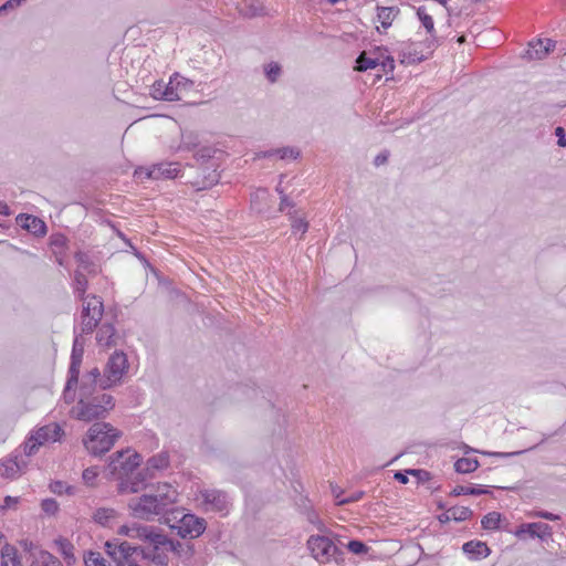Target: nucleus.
I'll use <instances>...</instances> for the list:
<instances>
[{
    "mask_svg": "<svg viewBox=\"0 0 566 566\" xmlns=\"http://www.w3.org/2000/svg\"><path fill=\"white\" fill-rule=\"evenodd\" d=\"M170 521L171 520L169 517L166 518V523L169 527L182 538H197L206 531L207 527L205 518L190 513L182 514V516L174 524H170Z\"/></svg>",
    "mask_w": 566,
    "mask_h": 566,
    "instance_id": "6e6552de",
    "label": "nucleus"
},
{
    "mask_svg": "<svg viewBox=\"0 0 566 566\" xmlns=\"http://www.w3.org/2000/svg\"><path fill=\"white\" fill-rule=\"evenodd\" d=\"M480 463L475 458H461L454 463V470L458 473H471L479 468Z\"/></svg>",
    "mask_w": 566,
    "mask_h": 566,
    "instance_id": "cd10ccee",
    "label": "nucleus"
},
{
    "mask_svg": "<svg viewBox=\"0 0 566 566\" xmlns=\"http://www.w3.org/2000/svg\"><path fill=\"white\" fill-rule=\"evenodd\" d=\"M56 543L60 545L62 553L66 557L72 555L73 545L66 538H60Z\"/></svg>",
    "mask_w": 566,
    "mask_h": 566,
    "instance_id": "8fccbe9b",
    "label": "nucleus"
},
{
    "mask_svg": "<svg viewBox=\"0 0 566 566\" xmlns=\"http://www.w3.org/2000/svg\"><path fill=\"white\" fill-rule=\"evenodd\" d=\"M294 203L287 198V196H281L280 211H285L287 207H293Z\"/></svg>",
    "mask_w": 566,
    "mask_h": 566,
    "instance_id": "680f3d73",
    "label": "nucleus"
},
{
    "mask_svg": "<svg viewBox=\"0 0 566 566\" xmlns=\"http://www.w3.org/2000/svg\"><path fill=\"white\" fill-rule=\"evenodd\" d=\"M41 509L48 515H55L59 511V504L54 499H44L41 502Z\"/></svg>",
    "mask_w": 566,
    "mask_h": 566,
    "instance_id": "ea45409f",
    "label": "nucleus"
},
{
    "mask_svg": "<svg viewBox=\"0 0 566 566\" xmlns=\"http://www.w3.org/2000/svg\"><path fill=\"white\" fill-rule=\"evenodd\" d=\"M114 397L106 392L78 397L77 403L72 408L73 418L91 422L103 419L114 408Z\"/></svg>",
    "mask_w": 566,
    "mask_h": 566,
    "instance_id": "20e7f679",
    "label": "nucleus"
},
{
    "mask_svg": "<svg viewBox=\"0 0 566 566\" xmlns=\"http://www.w3.org/2000/svg\"><path fill=\"white\" fill-rule=\"evenodd\" d=\"M193 86V82L178 73L170 76L166 83L163 80L156 81L150 87V95L155 99L167 102L181 101L185 93L189 92Z\"/></svg>",
    "mask_w": 566,
    "mask_h": 566,
    "instance_id": "423d86ee",
    "label": "nucleus"
},
{
    "mask_svg": "<svg viewBox=\"0 0 566 566\" xmlns=\"http://www.w3.org/2000/svg\"><path fill=\"white\" fill-rule=\"evenodd\" d=\"M555 136L557 137V145L559 147H566V130H565V128L562 126L556 127Z\"/></svg>",
    "mask_w": 566,
    "mask_h": 566,
    "instance_id": "3c124183",
    "label": "nucleus"
},
{
    "mask_svg": "<svg viewBox=\"0 0 566 566\" xmlns=\"http://www.w3.org/2000/svg\"><path fill=\"white\" fill-rule=\"evenodd\" d=\"M169 465V455L167 452H160L153 455L147 461V471L164 470Z\"/></svg>",
    "mask_w": 566,
    "mask_h": 566,
    "instance_id": "c85d7f7f",
    "label": "nucleus"
},
{
    "mask_svg": "<svg viewBox=\"0 0 566 566\" xmlns=\"http://www.w3.org/2000/svg\"><path fill=\"white\" fill-rule=\"evenodd\" d=\"M171 555H174L184 566H193L192 559L195 555V547L192 544L181 543L174 539Z\"/></svg>",
    "mask_w": 566,
    "mask_h": 566,
    "instance_id": "aec40b11",
    "label": "nucleus"
},
{
    "mask_svg": "<svg viewBox=\"0 0 566 566\" xmlns=\"http://www.w3.org/2000/svg\"><path fill=\"white\" fill-rule=\"evenodd\" d=\"M501 514L497 512L488 513L481 521L484 530H497L500 527Z\"/></svg>",
    "mask_w": 566,
    "mask_h": 566,
    "instance_id": "c9c22d12",
    "label": "nucleus"
},
{
    "mask_svg": "<svg viewBox=\"0 0 566 566\" xmlns=\"http://www.w3.org/2000/svg\"><path fill=\"white\" fill-rule=\"evenodd\" d=\"M142 535L144 545L138 546L139 560L146 562L148 566H168L174 539L155 526L143 530Z\"/></svg>",
    "mask_w": 566,
    "mask_h": 566,
    "instance_id": "7ed1b4c3",
    "label": "nucleus"
},
{
    "mask_svg": "<svg viewBox=\"0 0 566 566\" xmlns=\"http://www.w3.org/2000/svg\"><path fill=\"white\" fill-rule=\"evenodd\" d=\"M138 453H130L129 450L118 451L112 457L109 469L112 473L123 472L125 474L134 471L140 463Z\"/></svg>",
    "mask_w": 566,
    "mask_h": 566,
    "instance_id": "9b49d317",
    "label": "nucleus"
},
{
    "mask_svg": "<svg viewBox=\"0 0 566 566\" xmlns=\"http://www.w3.org/2000/svg\"><path fill=\"white\" fill-rule=\"evenodd\" d=\"M106 554L116 563L117 566H128L139 560L138 546H133L128 542H120L115 538L104 544Z\"/></svg>",
    "mask_w": 566,
    "mask_h": 566,
    "instance_id": "1a4fd4ad",
    "label": "nucleus"
},
{
    "mask_svg": "<svg viewBox=\"0 0 566 566\" xmlns=\"http://www.w3.org/2000/svg\"><path fill=\"white\" fill-rule=\"evenodd\" d=\"M117 512L109 507H99L93 514V520L101 526H109L111 523L116 518Z\"/></svg>",
    "mask_w": 566,
    "mask_h": 566,
    "instance_id": "b1692460",
    "label": "nucleus"
},
{
    "mask_svg": "<svg viewBox=\"0 0 566 566\" xmlns=\"http://www.w3.org/2000/svg\"><path fill=\"white\" fill-rule=\"evenodd\" d=\"M407 473L417 476L419 481H424L429 479V472L424 470L409 469L407 470Z\"/></svg>",
    "mask_w": 566,
    "mask_h": 566,
    "instance_id": "6e6d98bb",
    "label": "nucleus"
},
{
    "mask_svg": "<svg viewBox=\"0 0 566 566\" xmlns=\"http://www.w3.org/2000/svg\"><path fill=\"white\" fill-rule=\"evenodd\" d=\"M438 520L440 523L446 524L450 522L452 518V514L450 513V509H448L444 513L440 514L438 516Z\"/></svg>",
    "mask_w": 566,
    "mask_h": 566,
    "instance_id": "e2e57ef3",
    "label": "nucleus"
},
{
    "mask_svg": "<svg viewBox=\"0 0 566 566\" xmlns=\"http://www.w3.org/2000/svg\"><path fill=\"white\" fill-rule=\"evenodd\" d=\"M308 521H310L311 523H313V524H317V527H318V530H319V531H324V530H325L324 524L317 520V516H316V514H315V513H311V514L308 515Z\"/></svg>",
    "mask_w": 566,
    "mask_h": 566,
    "instance_id": "0e129e2a",
    "label": "nucleus"
},
{
    "mask_svg": "<svg viewBox=\"0 0 566 566\" xmlns=\"http://www.w3.org/2000/svg\"><path fill=\"white\" fill-rule=\"evenodd\" d=\"M63 433L62 427L56 422H52L39 428L33 433V439L38 441V444L43 446L46 442L59 441Z\"/></svg>",
    "mask_w": 566,
    "mask_h": 566,
    "instance_id": "dca6fc26",
    "label": "nucleus"
},
{
    "mask_svg": "<svg viewBox=\"0 0 566 566\" xmlns=\"http://www.w3.org/2000/svg\"><path fill=\"white\" fill-rule=\"evenodd\" d=\"M347 547H348V549H349L352 553H354V554H356V555L365 554V553H367V551H368L367 545H366L364 542H361V541H357V539H353V541H350V542L347 544Z\"/></svg>",
    "mask_w": 566,
    "mask_h": 566,
    "instance_id": "a19ab883",
    "label": "nucleus"
},
{
    "mask_svg": "<svg viewBox=\"0 0 566 566\" xmlns=\"http://www.w3.org/2000/svg\"><path fill=\"white\" fill-rule=\"evenodd\" d=\"M177 164L159 163L149 168H139L135 171L138 178L146 179H171L178 174Z\"/></svg>",
    "mask_w": 566,
    "mask_h": 566,
    "instance_id": "f8f14e48",
    "label": "nucleus"
},
{
    "mask_svg": "<svg viewBox=\"0 0 566 566\" xmlns=\"http://www.w3.org/2000/svg\"><path fill=\"white\" fill-rule=\"evenodd\" d=\"M399 13V9L395 7H377V18L384 29H388L394 19Z\"/></svg>",
    "mask_w": 566,
    "mask_h": 566,
    "instance_id": "a878e982",
    "label": "nucleus"
},
{
    "mask_svg": "<svg viewBox=\"0 0 566 566\" xmlns=\"http://www.w3.org/2000/svg\"><path fill=\"white\" fill-rule=\"evenodd\" d=\"M149 527L148 525L140 524H133L132 526L122 525L118 530V534L143 541V530H149Z\"/></svg>",
    "mask_w": 566,
    "mask_h": 566,
    "instance_id": "c756f323",
    "label": "nucleus"
},
{
    "mask_svg": "<svg viewBox=\"0 0 566 566\" xmlns=\"http://www.w3.org/2000/svg\"><path fill=\"white\" fill-rule=\"evenodd\" d=\"M120 436L122 432L111 423L95 422L83 438V444L90 454L101 457L113 448Z\"/></svg>",
    "mask_w": 566,
    "mask_h": 566,
    "instance_id": "39448f33",
    "label": "nucleus"
},
{
    "mask_svg": "<svg viewBox=\"0 0 566 566\" xmlns=\"http://www.w3.org/2000/svg\"><path fill=\"white\" fill-rule=\"evenodd\" d=\"M213 154H214L213 148L201 147L200 149H198L196 151L195 157L197 160L206 161V160L212 158Z\"/></svg>",
    "mask_w": 566,
    "mask_h": 566,
    "instance_id": "de8ad7c7",
    "label": "nucleus"
},
{
    "mask_svg": "<svg viewBox=\"0 0 566 566\" xmlns=\"http://www.w3.org/2000/svg\"><path fill=\"white\" fill-rule=\"evenodd\" d=\"M50 490L55 493V494H63V493H69L71 494L72 493V488L71 486H66L64 484V482L62 481H55L53 483L50 484Z\"/></svg>",
    "mask_w": 566,
    "mask_h": 566,
    "instance_id": "a18cd8bd",
    "label": "nucleus"
},
{
    "mask_svg": "<svg viewBox=\"0 0 566 566\" xmlns=\"http://www.w3.org/2000/svg\"><path fill=\"white\" fill-rule=\"evenodd\" d=\"M408 474L407 471H397L394 475L395 480H397L401 484H406L408 482Z\"/></svg>",
    "mask_w": 566,
    "mask_h": 566,
    "instance_id": "052dcab7",
    "label": "nucleus"
},
{
    "mask_svg": "<svg viewBox=\"0 0 566 566\" xmlns=\"http://www.w3.org/2000/svg\"><path fill=\"white\" fill-rule=\"evenodd\" d=\"M39 447L41 446L38 444V441H35L33 439V434H31V437L23 443V452L25 455L30 457L38 451Z\"/></svg>",
    "mask_w": 566,
    "mask_h": 566,
    "instance_id": "c03bdc74",
    "label": "nucleus"
},
{
    "mask_svg": "<svg viewBox=\"0 0 566 566\" xmlns=\"http://www.w3.org/2000/svg\"><path fill=\"white\" fill-rule=\"evenodd\" d=\"M21 471L20 463L17 460V457L7 459L1 462L0 464V475L8 478V479H14L19 475Z\"/></svg>",
    "mask_w": 566,
    "mask_h": 566,
    "instance_id": "393cba45",
    "label": "nucleus"
},
{
    "mask_svg": "<svg viewBox=\"0 0 566 566\" xmlns=\"http://www.w3.org/2000/svg\"><path fill=\"white\" fill-rule=\"evenodd\" d=\"M119 336L112 323H103L97 329L96 342L98 346L112 347L117 345Z\"/></svg>",
    "mask_w": 566,
    "mask_h": 566,
    "instance_id": "6ab92c4d",
    "label": "nucleus"
},
{
    "mask_svg": "<svg viewBox=\"0 0 566 566\" xmlns=\"http://www.w3.org/2000/svg\"><path fill=\"white\" fill-rule=\"evenodd\" d=\"M25 0H8L0 6V17L7 14L9 11H13L19 8Z\"/></svg>",
    "mask_w": 566,
    "mask_h": 566,
    "instance_id": "37998d69",
    "label": "nucleus"
},
{
    "mask_svg": "<svg viewBox=\"0 0 566 566\" xmlns=\"http://www.w3.org/2000/svg\"><path fill=\"white\" fill-rule=\"evenodd\" d=\"M281 72L282 69L276 62H271L264 66L265 76L271 83H275L277 81Z\"/></svg>",
    "mask_w": 566,
    "mask_h": 566,
    "instance_id": "4c0bfd02",
    "label": "nucleus"
},
{
    "mask_svg": "<svg viewBox=\"0 0 566 566\" xmlns=\"http://www.w3.org/2000/svg\"><path fill=\"white\" fill-rule=\"evenodd\" d=\"M384 72L389 73L395 69V60L391 56H386L381 62H379Z\"/></svg>",
    "mask_w": 566,
    "mask_h": 566,
    "instance_id": "5fc2aeb1",
    "label": "nucleus"
},
{
    "mask_svg": "<svg viewBox=\"0 0 566 566\" xmlns=\"http://www.w3.org/2000/svg\"><path fill=\"white\" fill-rule=\"evenodd\" d=\"M514 534L521 539L526 537L545 539L546 537L552 536V527L542 522L523 523L516 528Z\"/></svg>",
    "mask_w": 566,
    "mask_h": 566,
    "instance_id": "2eb2a0df",
    "label": "nucleus"
},
{
    "mask_svg": "<svg viewBox=\"0 0 566 566\" xmlns=\"http://www.w3.org/2000/svg\"><path fill=\"white\" fill-rule=\"evenodd\" d=\"M490 491L483 486H463L457 485L451 492L450 495L459 496V495H482L488 494Z\"/></svg>",
    "mask_w": 566,
    "mask_h": 566,
    "instance_id": "7c9ffc66",
    "label": "nucleus"
},
{
    "mask_svg": "<svg viewBox=\"0 0 566 566\" xmlns=\"http://www.w3.org/2000/svg\"><path fill=\"white\" fill-rule=\"evenodd\" d=\"M524 451H515V452H482L483 454L490 455V457H497V458H510L514 455L522 454Z\"/></svg>",
    "mask_w": 566,
    "mask_h": 566,
    "instance_id": "4d7b16f0",
    "label": "nucleus"
},
{
    "mask_svg": "<svg viewBox=\"0 0 566 566\" xmlns=\"http://www.w3.org/2000/svg\"><path fill=\"white\" fill-rule=\"evenodd\" d=\"M332 492H333V495H334V497H335V500H336V503H337L339 500H342V499H340V494L343 493V490H342L340 488L332 485Z\"/></svg>",
    "mask_w": 566,
    "mask_h": 566,
    "instance_id": "338daca9",
    "label": "nucleus"
},
{
    "mask_svg": "<svg viewBox=\"0 0 566 566\" xmlns=\"http://www.w3.org/2000/svg\"><path fill=\"white\" fill-rule=\"evenodd\" d=\"M177 490L163 483L157 486L154 493L143 494L128 502V509L136 518L153 521L156 516L174 513L172 505L177 502Z\"/></svg>",
    "mask_w": 566,
    "mask_h": 566,
    "instance_id": "f03ea898",
    "label": "nucleus"
},
{
    "mask_svg": "<svg viewBox=\"0 0 566 566\" xmlns=\"http://www.w3.org/2000/svg\"><path fill=\"white\" fill-rule=\"evenodd\" d=\"M417 15L419 20L421 21L423 28L426 31L431 35L434 36V22L432 17L427 12L426 7L421 6L417 9Z\"/></svg>",
    "mask_w": 566,
    "mask_h": 566,
    "instance_id": "473e14b6",
    "label": "nucleus"
},
{
    "mask_svg": "<svg viewBox=\"0 0 566 566\" xmlns=\"http://www.w3.org/2000/svg\"><path fill=\"white\" fill-rule=\"evenodd\" d=\"M86 566H111L99 552L90 551L84 554Z\"/></svg>",
    "mask_w": 566,
    "mask_h": 566,
    "instance_id": "72a5a7b5",
    "label": "nucleus"
},
{
    "mask_svg": "<svg viewBox=\"0 0 566 566\" xmlns=\"http://www.w3.org/2000/svg\"><path fill=\"white\" fill-rule=\"evenodd\" d=\"M19 503V497L14 496H6L3 505L0 506V511L7 510V509H15L17 504Z\"/></svg>",
    "mask_w": 566,
    "mask_h": 566,
    "instance_id": "864d4df0",
    "label": "nucleus"
},
{
    "mask_svg": "<svg viewBox=\"0 0 566 566\" xmlns=\"http://www.w3.org/2000/svg\"><path fill=\"white\" fill-rule=\"evenodd\" d=\"M98 475V471L96 467L87 468L83 471L82 478L86 485H94V481Z\"/></svg>",
    "mask_w": 566,
    "mask_h": 566,
    "instance_id": "79ce46f5",
    "label": "nucleus"
},
{
    "mask_svg": "<svg viewBox=\"0 0 566 566\" xmlns=\"http://www.w3.org/2000/svg\"><path fill=\"white\" fill-rule=\"evenodd\" d=\"M101 380H103L101 370L97 367L92 368L81 381L78 380V397L103 392Z\"/></svg>",
    "mask_w": 566,
    "mask_h": 566,
    "instance_id": "ddd939ff",
    "label": "nucleus"
},
{
    "mask_svg": "<svg viewBox=\"0 0 566 566\" xmlns=\"http://www.w3.org/2000/svg\"><path fill=\"white\" fill-rule=\"evenodd\" d=\"M388 156H389L388 151H384V153L378 154V155L375 157L374 164H375L376 166H380V165L386 164V163H387V160H388Z\"/></svg>",
    "mask_w": 566,
    "mask_h": 566,
    "instance_id": "bf43d9fd",
    "label": "nucleus"
},
{
    "mask_svg": "<svg viewBox=\"0 0 566 566\" xmlns=\"http://www.w3.org/2000/svg\"><path fill=\"white\" fill-rule=\"evenodd\" d=\"M307 548L319 563H328L338 553L335 543L325 535H312L307 539Z\"/></svg>",
    "mask_w": 566,
    "mask_h": 566,
    "instance_id": "9d476101",
    "label": "nucleus"
},
{
    "mask_svg": "<svg viewBox=\"0 0 566 566\" xmlns=\"http://www.w3.org/2000/svg\"><path fill=\"white\" fill-rule=\"evenodd\" d=\"M104 314V304L101 297L88 298L82 306L80 325L74 329L75 338L73 342L69 377L64 389L65 401H73L72 390L78 385L80 368L84 355V335H90L98 326Z\"/></svg>",
    "mask_w": 566,
    "mask_h": 566,
    "instance_id": "f257e3e1",
    "label": "nucleus"
},
{
    "mask_svg": "<svg viewBox=\"0 0 566 566\" xmlns=\"http://www.w3.org/2000/svg\"><path fill=\"white\" fill-rule=\"evenodd\" d=\"M292 232H301V234H304L308 229V223L304 219H293L292 224Z\"/></svg>",
    "mask_w": 566,
    "mask_h": 566,
    "instance_id": "49530a36",
    "label": "nucleus"
},
{
    "mask_svg": "<svg viewBox=\"0 0 566 566\" xmlns=\"http://www.w3.org/2000/svg\"><path fill=\"white\" fill-rule=\"evenodd\" d=\"M555 48V42L551 39H538L528 43L524 57L528 60H542Z\"/></svg>",
    "mask_w": 566,
    "mask_h": 566,
    "instance_id": "f3484780",
    "label": "nucleus"
},
{
    "mask_svg": "<svg viewBox=\"0 0 566 566\" xmlns=\"http://www.w3.org/2000/svg\"><path fill=\"white\" fill-rule=\"evenodd\" d=\"M364 495V492L363 491H358V492H354L352 495H349L348 497H345L343 500H339L337 502V505H344V504H348V503H353V502H357L359 501Z\"/></svg>",
    "mask_w": 566,
    "mask_h": 566,
    "instance_id": "603ef678",
    "label": "nucleus"
},
{
    "mask_svg": "<svg viewBox=\"0 0 566 566\" xmlns=\"http://www.w3.org/2000/svg\"><path fill=\"white\" fill-rule=\"evenodd\" d=\"M143 480H144L143 478L142 479L136 478V480H134V481L122 483V490L123 491L128 490L132 493H137L140 489V484L143 482Z\"/></svg>",
    "mask_w": 566,
    "mask_h": 566,
    "instance_id": "09e8293b",
    "label": "nucleus"
},
{
    "mask_svg": "<svg viewBox=\"0 0 566 566\" xmlns=\"http://www.w3.org/2000/svg\"><path fill=\"white\" fill-rule=\"evenodd\" d=\"M88 285V281L86 276L80 272L75 271L74 273V290L78 294L80 300H82L83 305L91 297H97L96 295H85L86 289Z\"/></svg>",
    "mask_w": 566,
    "mask_h": 566,
    "instance_id": "bb28decb",
    "label": "nucleus"
},
{
    "mask_svg": "<svg viewBox=\"0 0 566 566\" xmlns=\"http://www.w3.org/2000/svg\"><path fill=\"white\" fill-rule=\"evenodd\" d=\"M379 65L378 59L368 57L366 53H360L356 60L355 70L358 72H365L370 69H375Z\"/></svg>",
    "mask_w": 566,
    "mask_h": 566,
    "instance_id": "2f4dec72",
    "label": "nucleus"
},
{
    "mask_svg": "<svg viewBox=\"0 0 566 566\" xmlns=\"http://www.w3.org/2000/svg\"><path fill=\"white\" fill-rule=\"evenodd\" d=\"M535 515L541 517V518L548 520V521H557V520H559V515L553 514V513L547 512V511H539Z\"/></svg>",
    "mask_w": 566,
    "mask_h": 566,
    "instance_id": "13d9d810",
    "label": "nucleus"
},
{
    "mask_svg": "<svg viewBox=\"0 0 566 566\" xmlns=\"http://www.w3.org/2000/svg\"><path fill=\"white\" fill-rule=\"evenodd\" d=\"M276 156L280 157V159H296L300 156V150L295 147H282L275 149Z\"/></svg>",
    "mask_w": 566,
    "mask_h": 566,
    "instance_id": "58836bf2",
    "label": "nucleus"
},
{
    "mask_svg": "<svg viewBox=\"0 0 566 566\" xmlns=\"http://www.w3.org/2000/svg\"><path fill=\"white\" fill-rule=\"evenodd\" d=\"M272 156H276L275 154V149H270V150H265V151H260L256 154V157L258 158H270Z\"/></svg>",
    "mask_w": 566,
    "mask_h": 566,
    "instance_id": "69168bd1",
    "label": "nucleus"
},
{
    "mask_svg": "<svg viewBox=\"0 0 566 566\" xmlns=\"http://www.w3.org/2000/svg\"><path fill=\"white\" fill-rule=\"evenodd\" d=\"M0 566H22L18 556V549L6 543L1 548V564Z\"/></svg>",
    "mask_w": 566,
    "mask_h": 566,
    "instance_id": "4be33fe9",
    "label": "nucleus"
},
{
    "mask_svg": "<svg viewBox=\"0 0 566 566\" xmlns=\"http://www.w3.org/2000/svg\"><path fill=\"white\" fill-rule=\"evenodd\" d=\"M450 513L452 514V518L455 522L467 521L473 515V512L468 506L450 507Z\"/></svg>",
    "mask_w": 566,
    "mask_h": 566,
    "instance_id": "e433bc0d",
    "label": "nucleus"
},
{
    "mask_svg": "<svg viewBox=\"0 0 566 566\" xmlns=\"http://www.w3.org/2000/svg\"><path fill=\"white\" fill-rule=\"evenodd\" d=\"M18 224L33 233L36 237H43L46 233V224L43 220L31 214L21 213L17 217Z\"/></svg>",
    "mask_w": 566,
    "mask_h": 566,
    "instance_id": "a211bd4d",
    "label": "nucleus"
},
{
    "mask_svg": "<svg viewBox=\"0 0 566 566\" xmlns=\"http://www.w3.org/2000/svg\"><path fill=\"white\" fill-rule=\"evenodd\" d=\"M462 549L471 559L485 558L491 553L486 543L481 541L467 542L463 544Z\"/></svg>",
    "mask_w": 566,
    "mask_h": 566,
    "instance_id": "412c9836",
    "label": "nucleus"
},
{
    "mask_svg": "<svg viewBox=\"0 0 566 566\" xmlns=\"http://www.w3.org/2000/svg\"><path fill=\"white\" fill-rule=\"evenodd\" d=\"M0 214L9 216L10 214V208L6 202L0 201Z\"/></svg>",
    "mask_w": 566,
    "mask_h": 566,
    "instance_id": "774afa93",
    "label": "nucleus"
},
{
    "mask_svg": "<svg viewBox=\"0 0 566 566\" xmlns=\"http://www.w3.org/2000/svg\"><path fill=\"white\" fill-rule=\"evenodd\" d=\"M129 364L127 356L122 350L114 352L109 357L103 370L102 389H108L120 384L123 376L128 371Z\"/></svg>",
    "mask_w": 566,
    "mask_h": 566,
    "instance_id": "0eeeda50",
    "label": "nucleus"
},
{
    "mask_svg": "<svg viewBox=\"0 0 566 566\" xmlns=\"http://www.w3.org/2000/svg\"><path fill=\"white\" fill-rule=\"evenodd\" d=\"M263 11V4L259 0H243V3L239 7V12L244 18L262 15Z\"/></svg>",
    "mask_w": 566,
    "mask_h": 566,
    "instance_id": "5701e85b",
    "label": "nucleus"
},
{
    "mask_svg": "<svg viewBox=\"0 0 566 566\" xmlns=\"http://www.w3.org/2000/svg\"><path fill=\"white\" fill-rule=\"evenodd\" d=\"M207 510L214 512H227L229 507L228 494L220 490H203L200 492Z\"/></svg>",
    "mask_w": 566,
    "mask_h": 566,
    "instance_id": "4468645a",
    "label": "nucleus"
},
{
    "mask_svg": "<svg viewBox=\"0 0 566 566\" xmlns=\"http://www.w3.org/2000/svg\"><path fill=\"white\" fill-rule=\"evenodd\" d=\"M199 145L198 135L192 132H186L181 135L179 148L184 150H192Z\"/></svg>",
    "mask_w": 566,
    "mask_h": 566,
    "instance_id": "f704fd0d",
    "label": "nucleus"
}]
</instances>
